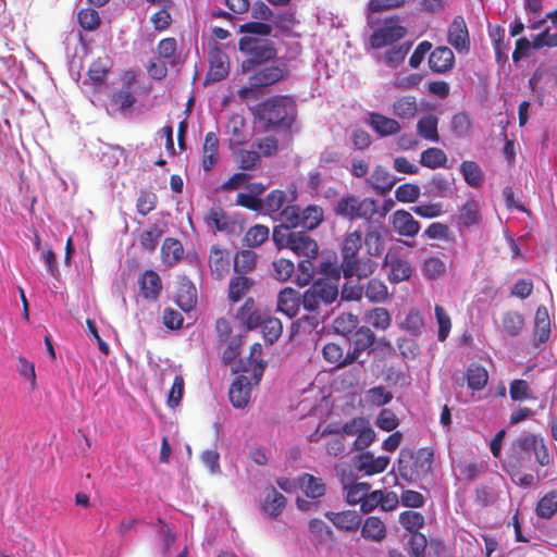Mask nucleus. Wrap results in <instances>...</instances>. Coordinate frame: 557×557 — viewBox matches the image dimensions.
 I'll return each mask as SVG.
<instances>
[{"label":"nucleus","instance_id":"e433bc0d","mask_svg":"<svg viewBox=\"0 0 557 557\" xmlns=\"http://www.w3.org/2000/svg\"><path fill=\"white\" fill-rule=\"evenodd\" d=\"M205 222L209 226H214L219 232L230 233L234 230V222L220 207L211 208L205 216Z\"/></svg>","mask_w":557,"mask_h":557},{"label":"nucleus","instance_id":"a19ab883","mask_svg":"<svg viewBox=\"0 0 557 557\" xmlns=\"http://www.w3.org/2000/svg\"><path fill=\"white\" fill-rule=\"evenodd\" d=\"M323 358L326 362L335 364V368H346L354 362L347 361V352L344 354V349L336 343H327L322 349Z\"/></svg>","mask_w":557,"mask_h":557},{"label":"nucleus","instance_id":"ea45409f","mask_svg":"<svg viewBox=\"0 0 557 557\" xmlns=\"http://www.w3.org/2000/svg\"><path fill=\"white\" fill-rule=\"evenodd\" d=\"M324 220V211L318 205H309L301 210L300 227L312 231L315 230Z\"/></svg>","mask_w":557,"mask_h":557},{"label":"nucleus","instance_id":"4d7b16f0","mask_svg":"<svg viewBox=\"0 0 557 557\" xmlns=\"http://www.w3.org/2000/svg\"><path fill=\"white\" fill-rule=\"evenodd\" d=\"M157 202L158 197L153 191L141 189L136 200V210L140 215L146 216L156 209Z\"/></svg>","mask_w":557,"mask_h":557},{"label":"nucleus","instance_id":"864d4df0","mask_svg":"<svg viewBox=\"0 0 557 557\" xmlns=\"http://www.w3.org/2000/svg\"><path fill=\"white\" fill-rule=\"evenodd\" d=\"M371 488V485L366 482H352L351 484H347L344 486L346 491V502L347 504L360 505L367 496L368 491Z\"/></svg>","mask_w":557,"mask_h":557},{"label":"nucleus","instance_id":"0eeeda50","mask_svg":"<svg viewBox=\"0 0 557 557\" xmlns=\"http://www.w3.org/2000/svg\"><path fill=\"white\" fill-rule=\"evenodd\" d=\"M512 449L517 455H530L533 451L536 462L542 467L549 466L553 462V455L541 435L523 432L513 440Z\"/></svg>","mask_w":557,"mask_h":557},{"label":"nucleus","instance_id":"a878e982","mask_svg":"<svg viewBox=\"0 0 557 557\" xmlns=\"http://www.w3.org/2000/svg\"><path fill=\"white\" fill-rule=\"evenodd\" d=\"M219 136L214 132H209L205 136L202 145L201 166L205 172L211 171L219 160Z\"/></svg>","mask_w":557,"mask_h":557},{"label":"nucleus","instance_id":"ddd939ff","mask_svg":"<svg viewBox=\"0 0 557 557\" xmlns=\"http://www.w3.org/2000/svg\"><path fill=\"white\" fill-rule=\"evenodd\" d=\"M391 224L394 232L405 237H414L421 228L419 221L404 209L396 210L392 214Z\"/></svg>","mask_w":557,"mask_h":557},{"label":"nucleus","instance_id":"20e7f679","mask_svg":"<svg viewBox=\"0 0 557 557\" xmlns=\"http://www.w3.org/2000/svg\"><path fill=\"white\" fill-rule=\"evenodd\" d=\"M272 239L277 249H289L298 257L315 259L319 253L317 240L306 231L273 230Z\"/></svg>","mask_w":557,"mask_h":557},{"label":"nucleus","instance_id":"7c9ffc66","mask_svg":"<svg viewBox=\"0 0 557 557\" xmlns=\"http://www.w3.org/2000/svg\"><path fill=\"white\" fill-rule=\"evenodd\" d=\"M417 134L422 139L438 143V117L434 114H428L420 117L416 125Z\"/></svg>","mask_w":557,"mask_h":557},{"label":"nucleus","instance_id":"dca6fc26","mask_svg":"<svg viewBox=\"0 0 557 557\" xmlns=\"http://www.w3.org/2000/svg\"><path fill=\"white\" fill-rule=\"evenodd\" d=\"M458 226L465 228L476 227L482 222V210L478 200L469 198L458 209Z\"/></svg>","mask_w":557,"mask_h":557},{"label":"nucleus","instance_id":"2f4dec72","mask_svg":"<svg viewBox=\"0 0 557 557\" xmlns=\"http://www.w3.org/2000/svg\"><path fill=\"white\" fill-rule=\"evenodd\" d=\"M363 296L372 304H383L389 297L387 285L382 280L372 277L363 285Z\"/></svg>","mask_w":557,"mask_h":557},{"label":"nucleus","instance_id":"bb28decb","mask_svg":"<svg viewBox=\"0 0 557 557\" xmlns=\"http://www.w3.org/2000/svg\"><path fill=\"white\" fill-rule=\"evenodd\" d=\"M389 457H374L370 451L363 453L358 458L357 469L367 475H373L385 471L389 465Z\"/></svg>","mask_w":557,"mask_h":557},{"label":"nucleus","instance_id":"cd10ccee","mask_svg":"<svg viewBox=\"0 0 557 557\" xmlns=\"http://www.w3.org/2000/svg\"><path fill=\"white\" fill-rule=\"evenodd\" d=\"M226 55L219 49L210 52V69L207 79L211 82H220L228 75V62Z\"/></svg>","mask_w":557,"mask_h":557},{"label":"nucleus","instance_id":"b1692460","mask_svg":"<svg viewBox=\"0 0 557 557\" xmlns=\"http://www.w3.org/2000/svg\"><path fill=\"white\" fill-rule=\"evenodd\" d=\"M176 304L185 312L191 311L197 304V289L194 283L187 277H183L178 282Z\"/></svg>","mask_w":557,"mask_h":557},{"label":"nucleus","instance_id":"9d476101","mask_svg":"<svg viewBox=\"0 0 557 557\" xmlns=\"http://www.w3.org/2000/svg\"><path fill=\"white\" fill-rule=\"evenodd\" d=\"M406 34L407 29L404 26L392 21H387L382 27L376 28L372 33L370 37V45L374 49L392 46L404 38Z\"/></svg>","mask_w":557,"mask_h":557},{"label":"nucleus","instance_id":"c85d7f7f","mask_svg":"<svg viewBox=\"0 0 557 557\" xmlns=\"http://www.w3.org/2000/svg\"><path fill=\"white\" fill-rule=\"evenodd\" d=\"M284 77V71L280 66H267L249 77L252 87H268L276 84Z\"/></svg>","mask_w":557,"mask_h":557},{"label":"nucleus","instance_id":"f3484780","mask_svg":"<svg viewBox=\"0 0 557 557\" xmlns=\"http://www.w3.org/2000/svg\"><path fill=\"white\" fill-rule=\"evenodd\" d=\"M286 497L274 486H269L264 491V499L260 504V510L271 519H276L286 506Z\"/></svg>","mask_w":557,"mask_h":557},{"label":"nucleus","instance_id":"603ef678","mask_svg":"<svg viewBox=\"0 0 557 557\" xmlns=\"http://www.w3.org/2000/svg\"><path fill=\"white\" fill-rule=\"evenodd\" d=\"M252 280L242 274L233 277L228 284V299L238 301L251 287Z\"/></svg>","mask_w":557,"mask_h":557},{"label":"nucleus","instance_id":"9b49d317","mask_svg":"<svg viewBox=\"0 0 557 557\" xmlns=\"http://www.w3.org/2000/svg\"><path fill=\"white\" fill-rule=\"evenodd\" d=\"M252 386H257L252 377L238 375L235 379L228 391L230 401L235 408H245L248 405Z\"/></svg>","mask_w":557,"mask_h":557},{"label":"nucleus","instance_id":"393cba45","mask_svg":"<svg viewBox=\"0 0 557 557\" xmlns=\"http://www.w3.org/2000/svg\"><path fill=\"white\" fill-rule=\"evenodd\" d=\"M209 267L216 280L223 278L230 271V257L226 249L214 245L210 249Z\"/></svg>","mask_w":557,"mask_h":557},{"label":"nucleus","instance_id":"f704fd0d","mask_svg":"<svg viewBox=\"0 0 557 557\" xmlns=\"http://www.w3.org/2000/svg\"><path fill=\"white\" fill-rule=\"evenodd\" d=\"M361 536L372 542H382L386 536L385 523L379 517H368L361 527Z\"/></svg>","mask_w":557,"mask_h":557},{"label":"nucleus","instance_id":"3c124183","mask_svg":"<svg viewBox=\"0 0 557 557\" xmlns=\"http://www.w3.org/2000/svg\"><path fill=\"white\" fill-rule=\"evenodd\" d=\"M454 181V177L448 178L441 173H436L430 181V191L441 198L449 197L453 193Z\"/></svg>","mask_w":557,"mask_h":557},{"label":"nucleus","instance_id":"bf43d9fd","mask_svg":"<svg viewBox=\"0 0 557 557\" xmlns=\"http://www.w3.org/2000/svg\"><path fill=\"white\" fill-rule=\"evenodd\" d=\"M246 120L242 114H232L226 124V131L231 134L236 144H243L245 141Z\"/></svg>","mask_w":557,"mask_h":557},{"label":"nucleus","instance_id":"4c0bfd02","mask_svg":"<svg viewBox=\"0 0 557 557\" xmlns=\"http://www.w3.org/2000/svg\"><path fill=\"white\" fill-rule=\"evenodd\" d=\"M460 172L463 176L465 182L473 187L480 188L484 183V173L481 166L470 160H466L460 164Z\"/></svg>","mask_w":557,"mask_h":557},{"label":"nucleus","instance_id":"f8f14e48","mask_svg":"<svg viewBox=\"0 0 557 557\" xmlns=\"http://www.w3.org/2000/svg\"><path fill=\"white\" fill-rule=\"evenodd\" d=\"M268 313L258 308L252 298H247L236 314V319L247 329L255 330L261 326Z\"/></svg>","mask_w":557,"mask_h":557},{"label":"nucleus","instance_id":"72a5a7b5","mask_svg":"<svg viewBox=\"0 0 557 557\" xmlns=\"http://www.w3.org/2000/svg\"><path fill=\"white\" fill-rule=\"evenodd\" d=\"M550 336V319L545 306H540L535 312L534 319V339L542 344L546 343Z\"/></svg>","mask_w":557,"mask_h":557},{"label":"nucleus","instance_id":"a18cd8bd","mask_svg":"<svg viewBox=\"0 0 557 557\" xmlns=\"http://www.w3.org/2000/svg\"><path fill=\"white\" fill-rule=\"evenodd\" d=\"M301 210L298 206H285L280 212L281 224L276 225L273 230L286 228L293 231L300 226Z\"/></svg>","mask_w":557,"mask_h":557},{"label":"nucleus","instance_id":"774afa93","mask_svg":"<svg viewBox=\"0 0 557 557\" xmlns=\"http://www.w3.org/2000/svg\"><path fill=\"white\" fill-rule=\"evenodd\" d=\"M408 546L410 557H424L428 546L426 536L420 532L411 533L408 541Z\"/></svg>","mask_w":557,"mask_h":557},{"label":"nucleus","instance_id":"c9c22d12","mask_svg":"<svg viewBox=\"0 0 557 557\" xmlns=\"http://www.w3.org/2000/svg\"><path fill=\"white\" fill-rule=\"evenodd\" d=\"M387 263H389L391 267L388 273V281L391 283L396 284L410 278L412 274V269L407 260L396 258L388 261V255H386L384 259V264Z\"/></svg>","mask_w":557,"mask_h":557},{"label":"nucleus","instance_id":"37998d69","mask_svg":"<svg viewBox=\"0 0 557 557\" xmlns=\"http://www.w3.org/2000/svg\"><path fill=\"white\" fill-rule=\"evenodd\" d=\"M419 162L424 168L435 170L446 166L447 156L441 148L431 147L421 152Z\"/></svg>","mask_w":557,"mask_h":557},{"label":"nucleus","instance_id":"5fc2aeb1","mask_svg":"<svg viewBox=\"0 0 557 557\" xmlns=\"http://www.w3.org/2000/svg\"><path fill=\"white\" fill-rule=\"evenodd\" d=\"M364 246L367 253L371 257H380L385 250L384 238L376 230L367 232L364 236Z\"/></svg>","mask_w":557,"mask_h":557},{"label":"nucleus","instance_id":"f257e3e1","mask_svg":"<svg viewBox=\"0 0 557 557\" xmlns=\"http://www.w3.org/2000/svg\"><path fill=\"white\" fill-rule=\"evenodd\" d=\"M362 247V233L359 230L345 235L341 247V269L345 278L357 276L359 280L370 277L377 263L370 258H359Z\"/></svg>","mask_w":557,"mask_h":557},{"label":"nucleus","instance_id":"f03ea898","mask_svg":"<svg viewBox=\"0 0 557 557\" xmlns=\"http://www.w3.org/2000/svg\"><path fill=\"white\" fill-rule=\"evenodd\" d=\"M255 116L267 129L289 128L296 117V103L289 96H273L256 107Z\"/></svg>","mask_w":557,"mask_h":557},{"label":"nucleus","instance_id":"13d9d810","mask_svg":"<svg viewBox=\"0 0 557 557\" xmlns=\"http://www.w3.org/2000/svg\"><path fill=\"white\" fill-rule=\"evenodd\" d=\"M399 523L410 533L419 532L424 525V517L421 512L406 510L399 515Z\"/></svg>","mask_w":557,"mask_h":557},{"label":"nucleus","instance_id":"aec40b11","mask_svg":"<svg viewBox=\"0 0 557 557\" xmlns=\"http://www.w3.org/2000/svg\"><path fill=\"white\" fill-rule=\"evenodd\" d=\"M302 296L292 287H285L277 296V310L289 319L298 314Z\"/></svg>","mask_w":557,"mask_h":557},{"label":"nucleus","instance_id":"412c9836","mask_svg":"<svg viewBox=\"0 0 557 557\" xmlns=\"http://www.w3.org/2000/svg\"><path fill=\"white\" fill-rule=\"evenodd\" d=\"M419 112L416 96L405 95L396 98L392 103V113L403 121L413 120Z\"/></svg>","mask_w":557,"mask_h":557},{"label":"nucleus","instance_id":"69168bd1","mask_svg":"<svg viewBox=\"0 0 557 557\" xmlns=\"http://www.w3.org/2000/svg\"><path fill=\"white\" fill-rule=\"evenodd\" d=\"M309 531L312 536V541L322 543L332 537V530L318 518L311 519L309 522Z\"/></svg>","mask_w":557,"mask_h":557},{"label":"nucleus","instance_id":"6e6552de","mask_svg":"<svg viewBox=\"0 0 557 557\" xmlns=\"http://www.w3.org/2000/svg\"><path fill=\"white\" fill-rule=\"evenodd\" d=\"M238 49L250 59L248 62L260 64L276 57L274 44L269 39L244 36L238 41Z\"/></svg>","mask_w":557,"mask_h":557},{"label":"nucleus","instance_id":"39448f33","mask_svg":"<svg viewBox=\"0 0 557 557\" xmlns=\"http://www.w3.org/2000/svg\"><path fill=\"white\" fill-rule=\"evenodd\" d=\"M334 213L343 219L371 221L377 212V201L373 198H359L348 194L343 196L334 206Z\"/></svg>","mask_w":557,"mask_h":557},{"label":"nucleus","instance_id":"8fccbe9b","mask_svg":"<svg viewBox=\"0 0 557 557\" xmlns=\"http://www.w3.org/2000/svg\"><path fill=\"white\" fill-rule=\"evenodd\" d=\"M366 321L374 329L385 331L391 326L392 318L387 309L375 307L366 313Z\"/></svg>","mask_w":557,"mask_h":557},{"label":"nucleus","instance_id":"6ab92c4d","mask_svg":"<svg viewBox=\"0 0 557 557\" xmlns=\"http://www.w3.org/2000/svg\"><path fill=\"white\" fill-rule=\"evenodd\" d=\"M324 516L338 530L346 532H355L361 524V516L355 510L326 511Z\"/></svg>","mask_w":557,"mask_h":557},{"label":"nucleus","instance_id":"c756f323","mask_svg":"<svg viewBox=\"0 0 557 557\" xmlns=\"http://www.w3.org/2000/svg\"><path fill=\"white\" fill-rule=\"evenodd\" d=\"M184 256L182 243L174 237H166L161 246V260L166 267L175 265Z\"/></svg>","mask_w":557,"mask_h":557},{"label":"nucleus","instance_id":"4be33fe9","mask_svg":"<svg viewBox=\"0 0 557 557\" xmlns=\"http://www.w3.org/2000/svg\"><path fill=\"white\" fill-rule=\"evenodd\" d=\"M455 55L448 47H436L429 57V66L435 73H445L454 67Z\"/></svg>","mask_w":557,"mask_h":557},{"label":"nucleus","instance_id":"338daca9","mask_svg":"<svg viewBox=\"0 0 557 557\" xmlns=\"http://www.w3.org/2000/svg\"><path fill=\"white\" fill-rule=\"evenodd\" d=\"M272 265L273 276L281 282H285L290 278L295 271L294 262L285 258H280L273 261Z\"/></svg>","mask_w":557,"mask_h":557},{"label":"nucleus","instance_id":"473e14b6","mask_svg":"<svg viewBox=\"0 0 557 557\" xmlns=\"http://www.w3.org/2000/svg\"><path fill=\"white\" fill-rule=\"evenodd\" d=\"M298 484L305 495L309 498H320L324 496L326 486L321 478L309 473H302L298 479Z\"/></svg>","mask_w":557,"mask_h":557},{"label":"nucleus","instance_id":"680f3d73","mask_svg":"<svg viewBox=\"0 0 557 557\" xmlns=\"http://www.w3.org/2000/svg\"><path fill=\"white\" fill-rule=\"evenodd\" d=\"M108 73L109 67L107 63L101 59H97L92 61L88 69V78L95 87L101 86L104 84Z\"/></svg>","mask_w":557,"mask_h":557},{"label":"nucleus","instance_id":"58836bf2","mask_svg":"<svg viewBox=\"0 0 557 557\" xmlns=\"http://www.w3.org/2000/svg\"><path fill=\"white\" fill-rule=\"evenodd\" d=\"M557 512V490L545 493L535 506V515L541 519H550Z\"/></svg>","mask_w":557,"mask_h":557},{"label":"nucleus","instance_id":"49530a36","mask_svg":"<svg viewBox=\"0 0 557 557\" xmlns=\"http://www.w3.org/2000/svg\"><path fill=\"white\" fill-rule=\"evenodd\" d=\"M262 346L259 343H255L250 347V354L248 358L249 370H251L252 380L258 385L265 368V362L261 359Z\"/></svg>","mask_w":557,"mask_h":557},{"label":"nucleus","instance_id":"a211bd4d","mask_svg":"<svg viewBox=\"0 0 557 557\" xmlns=\"http://www.w3.org/2000/svg\"><path fill=\"white\" fill-rule=\"evenodd\" d=\"M140 295L147 299L156 301L162 292V281L160 275L153 270H145L138 277Z\"/></svg>","mask_w":557,"mask_h":557},{"label":"nucleus","instance_id":"2eb2a0df","mask_svg":"<svg viewBox=\"0 0 557 557\" xmlns=\"http://www.w3.org/2000/svg\"><path fill=\"white\" fill-rule=\"evenodd\" d=\"M367 123L380 137L393 136L401 131V125L396 119L377 112H370Z\"/></svg>","mask_w":557,"mask_h":557},{"label":"nucleus","instance_id":"7ed1b4c3","mask_svg":"<svg viewBox=\"0 0 557 557\" xmlns=\"http://www.w3.org/2000/svg\"><path fill=\"white\" fill-rule=\"evenodd\" d=\"M434 451L432 448L422 447L416 453L401 450L398 458V473L407 482H416L426 478L432 470Z\"/></svg>","mask_w":557,"mask_h":557},{"label":"nucleus","instance_id":"6e6d98bb","mask_svg":"<svg viewBox=\"0 0 557 557\" xmlns=\"http://www.w3.org/2000/svg\"><path fill=\"white\" fill-rule=\"evenodd\" d=\"M261 326L263 338L269 344H273L282 335L283 324L277 318H273L267 314Z\"/></svg>","mask_w":557,"mask_h":557},{"label":"nucleus","instance_id":"09e8293b","mask_svg":"<svg viewBox=\"0 0 557 557\" xmlns=\"http://www.w3.org/2000/svg\"><path fill=\"white\" fill-rule=\"evenodd\" d=\"M270 230L262 224L250 226L243 239V245L249 248H257L269 239Z\"/></svg>","mask_w":557,"mask_h":557},{"label":"nucleus","instance_id":"4468645a","mask_svg":"<svg viewBox=\"0 0 557 557\" xmlns=\"http://www.w3.org/2000/svg\"><path fill=\"white\" fill-rule=\"evenodd\" d=\"M448 42L458 51L467 52L470 48V37L465 18L455 16L448 27Z\"/></svg>","mask_w":557,"mask_h":557},{"label":"nucleus","instance_id":"0e129e2a","mask_svg":"<svg viewBox=\"0 0 557 557\" xmlns=\"http://www.w3.org/2000/svg\"><path fill=\"white\" fill-rule=\"evenodd\" d=\"M420 197V187L417 184L406 183L399 185L395 190V198L399 202H414Z\"/></svg>","mask_w":557,"mask_h":557},{"label":"nucleus","instance_id":"e2e57ef3","mask_svg":"<svg viewBox=\"0 0 557 557\" xmlns=\"http://www.w3.org/2000/svg\"><path fill=\"white\" fill-rule=\"evenodd\" d=\"M286 201V193L281 189H274L265 197L264 209L269 214L281 212V210L284 209Z\"/></svg>","mask_w":557,"mask_h":557},{"label":"nucleus","instance_id":"052dcab7","mask_svg":"<svg viewBox=\"0 0 557 557\" xmlns=\"http://www.w3.org/2000/svg\"><path fill=\"white\" fill-rule=\"evenodd\" d=\"M509 395L513 401L533 399V393L525 380H513L509 385Z\"/></svg>","mask_w":557,"mask_h":557},{"label":"nucleus","instance_id":"1a4fd4ad","mask_svg":"<svg viewBox=\"0 0 557 557\" xmlns=\"http://www.w3.org/2000/svg\"><path fill=\"white\" fill-rule=\"evenodd\" d=\"M376 342L375 334L368 326H361L351 333L349 349L347 351L348 362H358L360 355L371 349Z\"/></svg>","mask_w":557,"mask_h":557},{"label":"nucleus","instance_id":"c03bdc74","mask_svg":"<svg viewBox=\"0 0 557 557\" xmlns=\"http://www.w3.org/2000/svg\"><path fill=\"white\" fill-rule=\"evenodd\" d=\"M257 267V253L250 249H243L235 255L234 271L238 274L252 272Z\"/></svg>","mask_w":557,"mask_h":557},{"label":"nucleus","instance_id":"79ce46f5","mask_svg":"<svg viewBox=\"0 0 557 557\" xmlns=\"http://www.w3.org/2000/svg\"><path fill=\"white\" fill-rule=\"evenodd\" d=\"M488 381L487 370L478 363H470L467 369L468 387L472 391L483 389Z\"/></svg>","mask_w":557,"mask_h":557},{"label":"nucleus","instance_id":"de8ad7c7","mask_svg":"<svg viewBox=\"0 0 557 557\" xmlns=\"http://www.w3.org/2000/svg\"><path fill=\"white\" fill-rule=\"evenodd\" d=\"M502 326L509 336H518L524 327V318L518 311H506L502 317Z\"/></svg>","mask_w":557,"mask_h":557},{"label":"nucleus","instance_id":"5701e85b","mask_svg":"<svg viewBox=\"0 0 557 557\" xmlns=\"http://www.w3.org/2000/svg\"><path fill=\"white\" fill-rule=\"evenodd\" d=\"M367 183L376 190L377 194L384 196L389 193L396 184L395 177L391 175L388 170L382 165H376Z\"/></svg>","mask_w":557,"mask_h":557},{"label":"nucleus","instance_id":"423d86ee","mask_svg":"<svg viewBox=\"0 0 557 557\" xmlns=\"http://www.w3.org/2000/svg\"><path fill=\"white\" fill-rule=\"evenodd\" d=\"M338 285L327 280H317L302 295V306L307 311H318L321 306L333 304L338 297Z\"/></svg>","mask_w":557,"mask_h":557}]
</instances>
